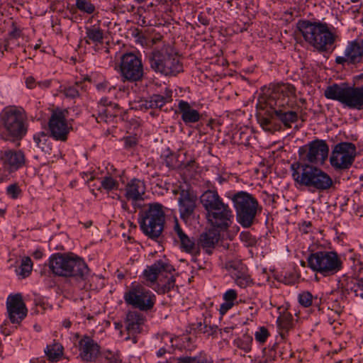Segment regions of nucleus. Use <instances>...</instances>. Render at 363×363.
I'll return each instance as SVG.
<instances>
[{"instance_id": "obj_1", "label": "nucleus", "mask_w": 363, "mask_h": 363, "mask_svg": "<svg viewBox=\"0 0 363 363\" xmlns=\"http://www.w3.org/2000/svg\"><path fill=\"white\" fill-rule=\"evenodd\" d=\"M206 211L208 222L214 228L220 231L227 230L233 220V211L228 204L223 203L216 191L207 190L200 198Z\"/></svg>"}, {"instance_id": "obj_2", "label": "nucleus", "mask_w": 363, "mask_h": 363, "mask_svg": "<svg viewBox=\"0 0 363 363\" xmlns=\"http://www.w3.org/2000/svg\"><path fill=\"white\" fill-rule=\"evenodd\" d=\"M291 169L294 180L301 186L323 191L329 189L333 184V179L327 173L313 165L293 163Z\"/></svg>"}, {"instance_id": "obj_3", "label": "nucleus", "mask_w": 363, "mask_h": 363, "mask_svg": "<svg viewBox=\"0 0 363 363\" xmlns=\"http://www.w3.org/2000/svg\"><path fill=\"white\" fill-rule=\"evenodd\" d=\"M297 28L305 40L320 52L328 51L335 41V35L326 23L301 20L298 21Z\"/></svg>"}, {"instance_id": "obj_4", "label": "nucleus", "mask_w": 363, "mask_h": 363, "mask_svg": "<svg viewBox=\"0 0 363 363\" xmlns=\"http://www.w3.org/2000/svg\"><path fill=\"white\" fill-rule=\"evenodd\" d=\"M151 69L164 76H175L183 71V67L174 48L164 45L154 49L147 56Z\"/></svg>"}, {"instance_id": "obj_5", "label": "nucleus", "mask_w": 363, "mask_h": 363, "mask_svg": "<svg viewBox=\"0 0 363 363\" xmlns=\"http://www.w3.org/2000/svg\"><path fill=\"white\" fill-rule=\"evenodd\" d=\"M48 265L52 273L57 276L73 277L82 280L86 278L89 271L86 263L79 257L60 253L50 257Z\"/></svg>"}, {"instance_id": "obj_6", "label": "nucleus", "mask_w": 363, "mask_h": 363, "mask_svg": "<svg viewBox=\"0 0 363 363\" xmlns=\"http://www.w3.org/2000/svg\"><path fill=\"white\" fill-rule=\"evenodd\" d=\"M0 126L13 140H21L27 133L28 119L25 110L20 106H10L0 113Z\"/></svg>"}, {"instance_id": "obj_7", "label": "nucleus", "mask_w": 363, "mask_h": 363, "mask_svg": "<svg viewBox=\"0 0 363 363\" xmlns=\"http://www.w3.org/2000/svg\"><path fill=\"white\" fill-rule=\"evenodd\" d=\"M324 95L327 99L337 101L350 108L363 110V85L355 86L346 83L333 84L325 89Z\"/></svg>"}, {"instance_id": "obj_8", "label": "nucleus", "mask_w": 363, "mask_h": 363, "mask_svg": "<svg viewBox=\"0 0 363 363\" xmlns=\"http://www.w3.org/2000/svg\"><path fill=\"white\" fill-rule=\"evenodd\" d=\"M165 215L162 206L158 203H150L147 209L140 213V226L150 238H157L164 229Z\"/></svg>"}, {"instance_id": "obj_9", "label": "nucleus", "mask_w": 363, "mask_h": 363, "mask_svg": "<svg viewBox=\"0 0 363 363\" xmlns=\"http://www.w3.org/2000/svg\"><path fill=\"white\" fill-rule=\"evenodd\" d=\"M308 267L324 277L334 275L342 269V261L336 252L319 251L311 253L307 259Z\"/></svg>"}, {"instance_id": "obj_10", "label": "nucleus", "mask_w": 363, "mask_h": 363, "mask_svg": "<svg viewBox=\"0 0 363 363\" xmlns=\"http://www.w3.org/2000/svg\"><path fill=\"white\" fill-rule=\"evenodd\" d=\"M236 211L238 222L244 228L250 227L255 218L258 202L250 194L239 191L232 199Z\"/></svg>"}, {"instance_id": "obj_11", "label": "nucleus", "mask_w": 363, "mask_h": 363, "mask_svg": "<svg viewBox=\"0 0 363 363\" xmlns=\"http://www.w3.org/2000/svg\"><path fill=\"white\" fill-rule=\"evenodd\" d=\"M328 152L329 147L325 141L317 139L298 149L299 161L296 163L323 164Z\"/></svg>"}, {"instance_id": "obj_12", "label": "nucleus", "mask_w": 363, "mask_h": 363, "mask_svg": "<svg viewBox=\"0 0 363 363\" xmlns=\"http://www.w3.org/2000/svg\"><path fill=\"white\" fill-rule=\"evenodd\" d=\"M356 146L352 143L342 142L337 144L331 153L330 162L336 170L349 169L356 156Z\"/></svg>"}, {"instance_id": "obj_13", "label": "nucleus", "mask_w": 363, "mask_h": 363, "mask_svg": "<svg viewBox=\"0 0 363 363\" xmlns=\"http://www.w3.org/2000/svg\"><path fill=\"white\" fill-rule=\"evenodd\" d=\"M120 72L123 82L140 81L144 74L141 60L133 53L123 55L120 63Z\"/></svg>"}, {"instance_id": "obj_14", "label": "nucleus", "mask_w": 363, "mask_h": 363, "mask_svg": "<svg viewBox=\"0 0 363 363\" xmlns=\"http://www.w3.org/2000/svg\"><path fill=\"white\" fill-rule=\"evenodd\" d=\"M155 296L141 286H136L125 294L126 303L141 311H148L154 306Z\"/></svg>"}, {"instance_id": "obj_15", "label": "nucleus", "mask_w": 363, "mask_h": 363, "mask_svg": "<svg viewBox=\"0 0 363 363\" xmlns=\"http://www.w3.org/2000/svg\"><path fill=\"white\" fill-rule=\"evenodd\" d=\"M65 113L67 111H54L49 120L50 135L57 140L65 141L71 129L67 123Z\"/></svg>"}, {"instance_id": "obj_16", "label": "nucleus", "mask_w": 363, "mask_h": 363, "mask_svg": "<svg viewBox=\"0 0 363 363\" xmlns=\"http://www.w3.org/2000/svg\"><path fill=\"white\" fill-rule=\"evenodd\" d=\"M6 308L12 323L19 324L27 315V308L20 294L10 295L8 297Z\"/></svg>"}, {"instance_id": "obj_17", "label": "nucleus", "mask_w": 363, "mask_h": 363, "mask_svg": "<svg viewBox=\"0 0 363 363\" xmlns=\"http://www.w3.org/2000/svg\"><path fill=\"white\" fill-rule=\"evenodd\" d=\"M197 196L190 189H182L178 199L180 216L184 220L189 219L196 207Z\"/></svg>"}, {"instance_id": "obj_18", "label": "nucleus", "mask_w": 363, "mask_h": 363, "mask_svg": "<svg viewBox=\"0 0 363 363\" xmlns=\"http://www.w3.org/2000/svg\"><path fill=\"white\" fill-rule=\"evenodd\" d=\"M296 89L289 84H278L274 89L272 96L273 99H275V106H290L292 108V104L296 99Z\"/></svg>"}, {"instance_id": "obj_19", "label": "nucleus", "mask_w": 363, "mask_h": 363, "mask_svg": "<svg viewBox=\"0 0 363 363\" xmlns=\"http://www.w3.org/2000/svg\"><path fill=\"white\" fill-rule=\"evenodd\" d=\"M363 57V39L353 40L348 43L345 50V56H338L335 59V62L339 65H345L346 62L356 64L361 62Z\"/></svg>"}, {"instance_id": "obj_20", "label": "nucleus", "mask_w": 363, "mask_h": 363, "mask_svg": "<svg viewBox=\"0 0 363 363\" xmlns=\"http://www.w3.org/2000/svg\"><path fill=\"white\" fill-rule=\"evenodd\" d=\"M80 357L82 360L92 362L99 354V346L89 337L85 336L79 342Z\"/></svg>"}, {"instance_id": "obj_21", "label": "nucleus", "mask_w": 363, "mask_h": 363, "mask_svg": "<svg viewBox=\"0 0 363 363\" xmlns=\"http://www.w3.org/2000/svg\"><path fill=\"white\" fill-rule=\"evenodd\" d=\"M220 239V233L216 228L210 229L200 235L199 245L206 250L208 254H211V249L215 247Z\"/></svg>"}, {"instance_id": "obj_22", "label": "nucleus", "mask_w": 363, "mask_h": 363, "mask_svg": "<svg viewBox=\"0 0 363 363\" xmlns=\"http://www.w3.org/2000/svg\"><path fill=\"white\" fill-rule=\"evenodd\" d=\"M144 194V183L139 179L131 180L125 187V196L128 199L132 200L134 204L136 201L143 199L142 196Z\"/></svg>"}, {"instance_id": "obj_23", "label": "nucleus", "mask_w": 363, "mask_h": 363, "mask_svg": "<svg viewBox=\"0 0 363 363\" xmlns=\"http://www.w3.org/2000/svg\"><path fill=\"white\" fill-rule=\"evenodd\" d=\"M286 106L287 105H284V106H277V108H274L273 114L275 115L285 126L291 127V123L298 120V114L296 111L289 110V108L290 106L286 107Z\"/></svg>"}, {"instance_id": "obj_24", "label": "nucleus", "mask_w": 363, "mask_h": 363, "mask_svg": "<svg viewBox=\"0 0 363 363\" xmlns=\"http://www.w3.org/2000/svg\"><path fill=\"white\" fill-rule=\"evenodd\" d=\"M172 267L162 261H157L144 271L143 275L147 281L155 282L157 276L162 272H171Z\"/></svg>"}, {"instance_id": "obj_25", "label": "nucleus", "mask_w": 363, "mask_h": 363, "mask_svg": "<svg viewBox=\"0 0 363 363\" xmlns=\"http://www.w3.org/2000/svg\"><path fill=\"white\" fill-rule=\"evenodd\" d=\"M179 109L182 114V118L185 123H193L200 120L199 113L193 109L189 104L184 101H180L179 103Z\"/></svg>"}, {"instance_id": "obj_26", "label": "nucleus", "mask_w": 363, "mask_h": 363, "mask_svg": "<svg viewBox=\"0 0 363 363\" xmlns=\"http://www.w3.org/2000/svg\"><path fill=\"white\" fill-rule=\"evenodd\" d=\"M126 329L130 333H139L144 323L143 315L137 311H129L126 315Z\"/></svg>"}, {"instance_id": "obj_27", "label": "nucleus", "mask_w": 363, "mask_h": 363, "mask_svg": "<svg viewBox=\"0 0 363 363\" xmlns=\"http://www.w3.org/2000/svg\"><path fill=\"white\" fill-rule=\"evenodd\" d=\"M3 159L5 163L14 169L19 168L25 162L24 155L21 151L6 150Z\"/></svg>"}, {"instance_id": "obj_28", "label": "nucleus", "mask_w": 363, "mask_h": 363, "mask_svg": "<svg viewBox=\"0 0 363 363\" xmlns=\"http://www.w3.org/2000/svg\"><path fill=\"white\" fill-rule=\"evenodd\" d=\"M172 91L167 89L165 95L155 94L150 97V100L147 102L148 107L150 108H162L166 103L172 101Z\"/></svg>"}, {"instance_id": "obj_29", "label": "nucleus", "mask_w": 363, "mask_h": 363, "mask_svg": "<svg viewBox=\"0 0 363 363\" xmlns=\"http://www.w3.org/2000/svg\"><path fill=\"white\" fill-rule=\"evenodd\" d=\"M104 40V32L99 28L87 27L86 28V38L85 43L90 44V41L93 43L101 44Z\"/></svg>"}, {"instance_id": "obj_30", "label": "nucleus", "mask_w": 363, "mask_h": 363, "mask_svg": "<svg viewBox=\"0 0 363 363\" xmlns=\"http://www.w3.org/2000/svg\"><path fill=\"white\" fill-rule=\"evenodd\" d=\"M182 248L186 252L191 253L194 257L192 260L196 262V256L200 254V247L196 245L194 240H191L187 235L180 240Z\"/></svg>"}, {"instance_id": "obj_31", "label": "nucleus", "mask_w": 363, "mask_h": 363, "mask_svg": "<svg viewBox=\"0 0 363 363\" xmlns=\"http://www.w3.org/2000/svg\"><path fill=\"white\" fill-rule=\"evenodd\" d=\"M45 352L50 360L55 362L58 360L62 354V347L57 344L52 346H48Z\"/></svg>"}, {"instance_id": "obj_32", "label": "nucleus", "mask_w": 363, "mask_h": 363, "mask_svg": "<svg viewBox=\"0 0 363 363\" xmlns=\"http://www.w3.org/2000/svg\"><path fill=\"white\" fill-rule=\"evenodd\" d=\"M252 337L247 334L243 335L241 337L235 340V345L247 352L251 350Z\"/></svg>"}, {"instance_id": "obj_33", "label": "nucleus", "mask_w": 363, "mask_h": 363, "mask_svg": "<svg viewBox=\"0 0 363 363\" xmlns=\"http://www.w3.org/2000/svg\"><path fill=\"white\" fill-rule=\"evenodd\" d=\"M33 269V262L29 257H26L22 259L20 266V272L18 275L22 278L28 277Z\"/></svg>"}, {"instance_id": "obj_34", "label": "nucleus", "mask_w": 363, "mask_h": 363, "mask_svg": "<svg viewBox=\"0 0 363 363\" xmlns=\"http://www.w3.org/2000/svg\"><path fill=\"white\" fill-rule=\"evenodd\" d=\"M100 104L103 106L106 107L105 109L101 111V113L104 114L106 117H108V116L110 117L116 116V112L112 111L111 109H118V104H112L111 101H108L106 98L101 99L100 101Z\"/></svg>"}, {"instance_id": "obj_35", "label": "nucleus", "mask_w": 363, "mask_h": 363, "mask_svg": "<svg viewBox=\"0 0 363 363\" xmlns=\"http://www.w3.org/2000/svg\"><path fill=\"white\" fill-rule=\"evenodd\" d=\"M75 5L79 11L88 14L95 11V6L89 0H76Z\"/></svg>"}, {"instance_id": "obj_36", "label": "nucleus", "mask_w": 363, "mask_h": 363, "mask_svg": "<svg viewBox=\"0 0 363 363\" xmlns=\"http://www.w3.org/2000/svg\"><path fill=\"white\" fill-rule=\"evenodd\" d=\"M277 322L279 329L287 331L291 327L292 316L289 313H284L278 318Z\"/></svg>"}, {"instance_id": "obj_37", "label": "nucleus", "mask_w": 363, "mask_h": 363, "mask_svg": "<svg viewBox=\"0 0 363 363\" xmlns=\"http://www.w3.org/2000/svg\"><path fill=\"white\" fill-rule=\"evenodd\" d=\"M235 281L238 286L241 288L247 287L251 283V279L249 276L245 275L240 272L234 274Z\"/></svg>"}, {"instance_id": "obj_38", "label": "nucleus", "mask_w": 363, "mask_h": 363, "mask_svg": "<svg viewBox=\"0 0 363 363\" xmlns=\"http://www.w3.org/2000/svg\"><path fill=\"white\" fill-rule=\"evenodd\" d=\"M48 138V137L45 132H40L35 135L33 137V140L35 141V146L38 148H40L43 151H44L45 148V145H46Z\"/></svg>"}, {"instance_id": "obj_39", "label": "nucleus", "mask_w": 363, "mask_h": 363, "mask_svg": "<svg viewBox=\"0 0 363 363\" xmlns=\"http://www.w3.org/2000/svg\"><path fill=\"white\" fill-rule=\"evenodd\" d=\"M298 303L303 307H308L312 304L313 296L308 291H303L298 295Z\"/></svg>"}, {"instance_id": "obj_40", "label": "nucleus", "mask_w": 363, "mask_h": 363, "mask_svg": "<svg viewBox=\"0 0 363 363\" xmlns=\"http://www.w3.org/2000/svg\"><path fill=\"white\" fill-rule=\"evenodd\" d=\"M179 363H213L212 361L202 357H182L179 358Z\"/></svg>"}, {"instance_id": "obj_41", "label": "nucleus", "mask_w": 363, "mask_h": 363, "mask_svg": "<svg viewBox=\"0 0 363 363\" xmlns=\"http://www.w3.org/2000/svg\"><path fill=\"white\" fill-rule=\"evenodd\" d=\"M118 182L113 179L111 177H105L101 181V186L108 191L112 190L116 188Z\"/></svg>"}, {"instance_id": "obj_42", "label": "nucleus", "mask_w": 363, "mask_h": 363, "mask_svg": "<svg viewBox=\"0 0 363 363\" xmlns=\"http://www.w3.org/2000/svg\"><path fill=\"white\" fill-rule=\"evenodd\" d=\"M269 332L264 327H261L255 333V340L259 343H264L269 336Z\"/></svg>"}, {"instance_id": "obj_43", "label": "nucleus", "mask_w": 363, "mask_h": 363, "mask_svg": "<svg viewBox=\"0 0 363 363\" xmlns=\"http://www.w3.org/2000/svg\"><path fill=\"white\" fill-rule=\"evenodd\" d=\"M175 284V279L173 275H171L167 281V283L162 284L160 288V291L163 294L169 292Z\"/></svg>"}, {"instance_id": "obj_44", "label": "nucleus", "mask_w": 363, "mask_h": 363, "mask_svg": "<svg viewBox=\"0 0 363 363\" xmlns=\"http://www.w3.org/2000/svg\"><path fill=\"white\" fill-rule=\"evenodd\" d=\"M63 92L65 95L69 98H75L79 95L78 90L74 86L65 88Z\"/></svg>"}, {"instance_id": "obj_45", "label": "nucleus", "mask_w": 363, "mask_h": 363, "mask_svg": "<svg viewBox=\"0 0 363 363\" xmlns=\"http://www.w3.org/2000/svg\"><path fill=\"white\" fill-rule=\"evenodd\" d=\"M260 125L266 131H272V121L267 118H262L259 120Z\"/></svg>"}, {"instance_id": "obj_46", "label": "nucleus", "mask_w": 363, "mask_h": 363, "mask_svg": "<svg viewBox=\"0 0 363 363\" xmlns=\"http://www.w3.org/2000/svg\"><path fill=\"white\" fill-rule=\"evenodd\" d=\"M20 189L16 184H11L7 187V193L11 195L12 198L16 199L18 197Z\"/></svg>"}, {"instance_id": "obj_47", "label": "nucleus", "mask_w": 363, "mask_h": 363, "mask_svg": "<svg viewBox=\"0 0 363 363\" xmlns=\"http://www.w3.org/2000/svg\"><path fill=\"white\" fill-rule=\"evenodd\" d=\"M237 297V293L233 289L228 290L223 296V298L225 301L233 302Z\"/></svg>"}, {"instance_id": "obj_48", "label": "nucleus", "mask_w": 363, "mask_h": 363, "mask_svg": "<svg viewBox=\"0 0 363 363\" xmlns=\"http://www.w3.org/2000/svg\"><path fill=\"white\" fill-rule=\"evenodd\" d=\"M353 282L357 291V295H355V296L357 297L359 295V291H363V279L353 278Z\"/></svg>"}, {"instance_id": "obj_49", "label": "nucleus", "mask_w": 363, "mask_h": 363, "mask_svg": "<svg viewBox=\"0 0 363 363\" xmlns=\"http://www.w3.org/2000/svg\"><path fill=\"white\" fill-rule=\"evenodd\" d=\"M233 306V302H228L223 303L221 304L220 308V313L221 315L225 314L229 309H230Z\"/></svg>"}, {"instance_id": "obj_50", "label": "nucleus", "mask_w": 363, "mask_h": 363, "mask_svg": "<svg viewBox=\"0 0 363 363\" xmlns=\"http://www.w3.org/2000/svg\"><path fill=\"white\" fill-rule=\"evenodd\" d=\"M345 287L347 290H350L354 293V295H357V289L355 288L354 284L353 282V278L347 280Z\"/></svg>"}, {"instance_id": "obj_51", "label": "nucleus", "mask_w": 363, "mask_h": 363, "mask_svg": "<svg viewBox=\"0 0 363 363\" xmlns=\"http://www.w3.org/2000/svg\"><path fill=\"white\" fill-rule=\"evenodd\" d=\"M26 84L28 88L33 89L34 87L35 79L32 77H29L26 79Z\"/></svg>"}, {"instance_id": "obj_52", "label": "nucleus", "mask_w": 363, "mask_h": 363, "mask_svg": "<svg viewBox=\"0 0 363 363\" xmlns=\"http://www.w3.org/2000/svg\"><path fill=\"white\" fill-rule=\"evenodd\" d=\"M21 31L16 28H14L11 32H10V36L16 38L20 36Z\"/></svg>"}, {"instance_id": "obj_53", "label": "nucleus", "mask_w": 363, "mask_h": 363, "mask_svg": "<svg viewBox=\"0 0 363 363\" xmlns=\"http://www.w3.org/2000/svg\"><path fill=\"white\" fill-rule=\"evenodd\" d=\"M175 233H177L179 240L184 238L186 236V235L184 233L182 229H180L179 230H177Z\"/></svg>"}, {"instance_id": "obj_54", "label": "nucleus", "mask_w": 363, "mask_h": 363, "mask_svg": "<svg viewBox=\"0 0 363 363\" xmlns=\"http://www.w3.org/2000/svg\"><path fill=\"white\" fill-rule=\"evenodd\" d=\"M33 256L34 257V258L35 259H40L43 256V252L40 250H35L33 254Z\"/></svg>"}, {"instance_id": "obj_55", "label": "nucleus", "mask_w": 363, "mask_h": 363, "mask_svg": "<svg viewBox=\"0 0 363 363\" xmlns=\"http://www.w3.org/2000/svg\"><path fill=\"white\" fill-rule=\"evenodd\" d=\"M199 22H200L201 24H203V25H204V26L208 25V23H209V22H208V20L207 18H204V17H202V16H199Z\"/></svg>"}, {"instance_id": "obj_56", "label": "nucleus", "mask_w": 363, "mask_h": 363, "mask_svg": "<svg viewBox=\"0 0 363 363\" xmlns=\"http://www.w3.org/2000/svg\"><path fill=\"white\" fill-rule=\"evenodd\" d=\"M180 229H182V228L180 227L179 224V221L177 218H175L174 220V232H177V230H179Z\"/></svg>"}, {"instance_id": "obj_57", "label": "nucleus", "mask_w": 363, "mask_h": 363, "mask_svg": "<svg viewBox=\"0 0 363 363\" xmlns=\"http://www.w3.org/2000/svg\"><path fill=\"white\" fill-rule=\"evenodd\" d=\"M107 86V83L106 82H104V83H101V84H97V89L99 90H102V89H104Z\"/></svg>"}, {"instance_id": "obj_58", "label": "nucleus", "mask_w": 363, "mask_h": 363, "mask_svg": "<svg viewBox=\"0 0 363 363\" xmlns=\"http://www.w3.org/2000/svg\"><path fill=\"white\" fill-rule=\"evenodd\" d=\"M62 324L63 326L67 328H69L71 326V322L69 320H65Z\"/></svg>"}, {"instance_id": "obj_59", "label": "nucleus", "mask_w": 363, "mask_h": 363, "mask_svg": "<svg viewBox=\"0 0 363 363\" xmlns=\"http://www.w3.org/2000/svg\"><path fill=\"white\" fill-rule=\"evenodd\" d=\"M165 352H166V350H165L164 348H161V349L158 351V352H157V355H158L159 357H161V356H162V355L165 353Z\"/></svg>"}, {"instance_id": "obj_60", "label": "nucleus", "mask_w": 363, "mask_h": 363, "mask_svg": "<svg viewBox=\"0 0 363 363\" xmlns=\"http://www.w3.org/2000/svg\"><path fill=\"white\" fill-rule=\"evenodd\" d=\"M39 85L40 86L43 85L44 86L48 87V86H50V82L46 81V82H44L43 83H39Z\"/></svg>"}, {"instance_id": "obj_61", "label": "nucleus", "mask_w": 363, "mask_h": 363, "mask_svg": "<svg viewBox=\"0 0 363 363\" xmlns=\"http://www.w3.org/2000/svg\"><path fill=\"white\" fill-rule=\"evenodd\" d=\"M122 208H123L124 210H125V211H127V210L128 209V204H127V203H126V202L123 201V203H122Z\"/></svg>"}, {"instance_id": "obj_62", "label": "nucleus", "mask_w": 363, "mask_h": 363, "mask_svg": "<svg viewBox=\"0 0 363 363\" xmlns=\"http://www.w3.org/2000/svg\"><path fill=\"white\" fill-rule=\"evenodd\" d=\"M92 225V222L91 221H88L86 223H84V227L85 228H89L90 227L91 225Z\"/></svg>"}, {"instance_id": "obj_63", "label": "nucleus", "mask_w": 363, "mask_h": 363, "mask_svg": "<svg viewBox=\"0 0 363 363\" xmlns=\"http://www.w3.org/2000/svg\"><path fill=\"white\" fill-rule=\"evenodd\" d=\"M358 296H359L360 298H363V291H359Z\"/></svg>"}, {"instance_id": "obj_64", "label": "nucleus", "mask_w": 363, "mask_h": 363, "mask_svg": "<svg viewBox=\"0 0 363 363\" xmlns=\"http://www.w3.org/2000/svg\"><path fill=\"white\" fill-rule=\"evenodd\" d=\"M230 330H231V328H225L224 329V331H225V333H229Z\"/></svg>"}]
</instances>
